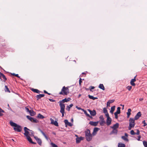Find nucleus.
<instances>
[{
	"instance_id": "nucleus-1",
	"label": "nucleus",
	"mask_w": 147,
	"mask_h": 147,
	"mask_svg": "<svg viewBox=\"0 0 147 147\" xmlns=\"http://www.w3.org/2000/svg\"><path fill=\"white\" fill-rule=\"evenodd\" d=\"M70 100V98H65L62 100H60L59 101V105L61 108L60 112L62 113V117H63L64 116V114L65 113L64 111L65 109V106L64 104H62L61 102H63V103H64L65 102H67L68 101H69Z\"/></svg>"
},
{
	"instance_id": "nucleus-2",
	"label": "nucleus",
	"mask_w": 147,
	"mask_h": 147,
	"mask_svg": "<svg viewBox=\"0 0 147 147\" xmlns=\"http://www.w3.org/2000/svg\"><path fill=\"white\" fill-rule=\"evenodd\" d=\"M9 123L11 126L13 127V129L15 131L20 132L22 130V127L20 125H17L11 121H10Z\"/></svg>"
},
{
	"instance_id": "nucleus-3",
	"label": "nucleus",
	"mask_w": 147,
	"mask_h": 147,
	"mask_svg": "<svg viewBox=\"0 0 147 147\" xmlns=\"http://www.w3.org/2000/svg\"><path fill=\"white\" fill-rule=\"evenodd\" d=\"M135 120L134 118H130L129 119V125L128 127V129L130 130L132 128H133L135 125Z\"/></svg>"
},
{
	"instance_id": "nucleus-4",
	"label": "nucleus",
	"mask_w": 147,
	"mask_h": 147,
	"mask_svg": "<svg viewBox=\"0 0 147 147\" xmlns=\"http://www.w3.org/2000/svg\"><path fill=\"white\" fill-rule=\"evenodd\" d=\"M62 91H63L65 95H67L69 93V89L65 86L63 87L62 89Z\"/></svg>"
},
{
	"instance_id": "nucleus-5",
	"label": "nucleus",
	"mask_w": 147,
	"mask_h": 147,
	"mask_svg": "<svg viewBox=\"0 0 147 147\" xmlns=\"http://www.w3.org/2000/svg\"><path fill=\"white\" fill-rule=\"evenodd\" d=\"M24 130L25 131L24 134L26 137H27V136H29V135H30V133L28 131H30V130L28 129L27 127H24Z\"/></svg>"
},
{
	"instance_id": "nucleus-6",
	"label": "nucleus",
	"mask_w": 147,
	"mask_h": 147,
	"mask_svg": "<svg viewBox=\"0 0 147 147\" xmlns=\"http://www.w3.org/2000/svg\"><path fill=\"white\" fill-rule=\"evenodd\" d=\"M141 112H139L135 116L134 119L135 120H137L141 116Z\"/></svg>"
},
{
	"instance_id": "nucleus-7",
	"label": "nucleus",
	"mask_w": 147,
	"mask_h": 147,
	"mask_svg": "<svg viewBox=\"0 0 147 147\" xmlns=\"http://www.w3.org/2000/svg\"><path fill=\"white\" fill-rule=\"evenodd\" d=\"M87 110L89 111L90 114L92 116H95L96 114V111L95 110H93L92 111H91L89 109H88Z\"/></svg>"
},
{
	"instance_id": "nucleus-8",
	"label": "nucleus",
	"mask_w": 147,
	"mask_h": 147,
	"mask_svg": "<svg viewBox=\"0 0 147 147\" xmlns=\"http://www.w3.org/2000/svg\"><path fill=\"white\" fill-rule=\"evenodd\" d=\"M27 139L28 140V141L30 143L32 144H36V143L35 142H33L31 138L29 136H28L27 137H26Z\"/></svg>"
},
{
	"instance_id": "nucleus-9",
	"label": "nucleus",
	"mask_w": 147,
	"mask_h": 147,
	"mask_svg": "<svg viewBox=\"0 0 147 147\" xmlns=\"http://www.w3.org/2000/svg\"><path fill=\"white\" fill-rule=\"evenodd\" d=\"M112 121L111 119L110 118H107L106 120V123L107 125H109L111 124V122Z\"/></svg>"
},
{
	"instance_id": "nucleus-10",
	"label": "nucleus",
	"mask_w": 147,
	"mask_h": 147,
	"mask_svg": "<svg viewBox=\"0 0 147 147\" xmlns=\"http://www.w3.org/2000/svg\"><path fill=\"white\" fill-rule=\"evenodd\" d=\"M86 139L87 141L89 142L90 141L92 138V136L91 134L86 136Z\"/></svg>"
},
{
	"instance_id": "nucleus-11",
	"label": "nucleus",
	"mask_w": 147,
	"mask_h": 147,
	"mask_svg": "<svg viewBox=\"0 0 147 147\" xmlns=\"http://www.w3.org/2000/svg\"><path fill=\"white\" fill-rule=\"evenodd\" d=\"M136 76L134 77V78L132 79L130 81V84L132 86H135V84L134 83V82L136 81Z\"/></svg>"
},
{
	"instance_id": "nucleus-12",
	"label": "nucleus",
	"mask_w": 147,
	"mask_h": 147,
	"mask_svg": "<svg viewBox=\"0 0 147 147\" xmlns=\"http://www.w3.org/2000/svg\"><path fill=\"white\" fill-rule=\"evenodd\" d=\"M98 123V121L93 122L92 121H90L89 122V124L92 125L96 126L97 125Z\"/></svg>"
},
{
	"instance_id": "nucleus-13",
	"label": "nucleus",
	"mask_w": 147,
	"mask_h": 147,
	"mask_svg": "<svg viewBox=\"0 0 147 147\" xmlns=\"http://www.w3.org/2000/svg\"><path fill=\"white\" fill-rule=\"evenodd\" d=\"M38 130L41 132L43 135L45 137L46 140H48L49 139V138L45 134V133L40 129H39Z\"/></svg>"
},
{
	"instance_id": "nucleus-14",
	"label": "nucleus",
	"mask_w": 147,
	"mask_h": 147,
	"mask_svg": "<svg viewBox=\"0 0 147 147\" xmlns=\"http://www.w3.org/2000/svg\"><path fill=\"white\" fill-rule=\"evenodd\" d=\"M45 95L44 94H39L37 95L36 97L37 98V99L38 100L39 99L41 98L42 97H43L45 96Z\"/></svg>"
},
{
	"instance_id": "nucleus-15",
	"label": "nucleus",
	"mask_w": 147,
	"mask_h": 147,
	"mask_svg": "<svg viewBox=\"0 0 147 147\" xmlns=\"http://www.w3.org/2000/svg\"><path fill=\"white\" fill-rule=\"evenodd\" d=\"M100 129L98 127H95L93 130V134L95 135L96 134V133L97 131H98Z\"/></svg>"
},
{
	"instance_id": "nucleus-16",
	"label": "nucleus",
	"mask_w": 147,
	"mask_h": 147,
	"mask_svg": "<svg viewBox=\"0 0 147 147\" xmlns=\"http://www.w3.org/2000/svg\"><path fill=\"white\" fill-rule=\"evenodd\" d=\"M119 126V124L118 123H116L114 124L113 126L111 127V128L113 129H116L118 128Z\"/></svg>"
},
{
	"instance_id": "nucleus-17",
	"label": "nucleus",
	"mask_w": 147,
	"mask_h": 147,
	"mask_svg": "<svg viewBox=\"0 0 147 147\" xmlns=\"http://www.w3.org/2000/svg\"><path fill=\"white\" fill-rule=\"evenodd\" d=\"M85 136L91 134L90 131L89 129H87L85 131Z\"/></svg>"
},
{
	"instance_id": "nucleus-18",
	"label": "nucleus",
	"mask_w": 147,
	"mask_h": 147,
	"mask_svg": "<svg viewBox=\"0 0 147 147\" xmlns=\"http://www.w3.org/2000/svg\"><path fill=\"white\" fill-rule=\"evenodd\" d=\"M73 106V104H71L69 105H67L66 107V110L68 111H70V109L71 107H72Z\"/></svg>"
},
{
	"instance_id": "nucleus-19",
	"label": "nucleus",
	"mask_w": 147,
	"mask_h": 147,
	"mask_svg": "<svg viewBox=\"0 0 147 147\" xmlns=\"http://www.w3.org/2000/svg\"><path fill=\"white\" fill-rule=\"evenodd\" d=\"M87 116V117H89L91 118H92V117L91 116H90L89 114H88L87 112V111L84 110V109L83 110V111H82Z\"/></svg>"
},
{
	"instance_id": "nucleus-20",
	"label": "nucleus",
	"mask_w": 147,
	"mask_h": 147,
	"mask_svg": "<svg viewBox=\"0 0 147 147\" xmlns=\"http://www.w3.org/2000/svg\"><path fill=\"white\" fill-rule=\"evenodd\" d=\"M32 90L34 92L38 94H40L41 92L40 91L37 89L32 88Z\"/></svg>"
},
{
	"instance_id": "nucleus-21",
	"label": "nucleus",
	"mask_w": 147,
	"mask_h": 147,
	"mask_svg": "<svg viewBox=\"0 0 147 147\" xmlns=\"http://www.w3.org/2000/svg\"><path fill=\"white\" fill-rule=\"evenodd\" d=\"M88 96L89 98L90 99H92L93 100L98 99V98L96 97H94L93 96L90 95H88Z\"/></svg>"
},
{
	"instance_id": "nucleus-22",
	"label": "nucleus",
	"mask_w": 147,
	"mask_h": 147,
	"mask_svg": "<svg viewBox=\"0 0 147 147\" xmlns=\"http://www.w3.org/2000/svg\"><path fill=\"white\" fill-rule=\"evenodd\" d=\"M29 112L31 116H34L35 114V112L33 110H30Z\"/></svg>"
},
{
	"instance_id": "nucleus-23",
	"label": "nucleus",
	"mask_w": 147,
	"mask_h": 147,
	"mask_svg": "<svg viewBox=\"0 0 147 147\" xmlns=\"http://www.w3.org/2000/svg\"><path fill=\"white\" fill-rule=\"evenodd\" d=\"M131 110L130 109H128V112L127 113V117L129 118V117L130 115H131Z\"/></svg>"
},
{
	"instance_id": "nucleus-24",
	"label": "nucleus",
	"mask_w": 147,
	"mask_h": 147,
	"mask_svg": "<svg viewBox=\"0 0 147 147\" xmlns=\"http://www.w3.org/2000/svg\"><path fill=\"white\" fill-rule=\"evenodd\" d=\"M98 87L103 90H105V87L102 84H100L99 86Z\"/></svg>"
},
{
	"instance_id": "nucleus-25",
	"label": "nucleus",
	"mask_w": 147,
	"mask_h": 147,
	"mask_svg": "<svg viewBox=\"0 0 147 147\" xmlns=\"http://www.w3.org/2000/svg\"><path fill=\"white\" fill-rule=\"evenodd\" d=\"M120 109L121 108L120 107H118L116 112H115L114 113H116L117 115L119 114L120 113Z\"/></svg>"
},
{
	"instance_id": "nucleus-26",
	"label": "nucleus",
	"mask_w": 147,
	"mask_h": 147,
	"mask_svg": "<svg viewBox=\"0 0 147 147\" xmlns=\"http://www.w3.org/2000/svg\"><path fill=\"white\" fill-rule=\"evenodd\" d=\"M115 106H113V107H111V110L110 111V112L111 113L113 114V112L115 110Z\"/></svg>"
},
{
	"instance_id": "nucleus-27",
	"label": "nucleus",
	"mask_w": 147,
	"mask_h": 147,
	"mask_svg": "<svg viewBox=\"0 0 147 147\" xmlns=\"http://www.w3.org/2000/svg\"><path fill=\"white\" fill-rule=\"evenodd\" d=\"M0 76L3 78L5 80H7V79L5 76L2 73H1V72H0Z\"/></svg>"
},
{
	"instance_id": "nucleus-28",
	"label": "nucleus",
	"mask_w": 147,
	"mask_h": 147,
	"mask_svg": "<svg viewBox=\"0 0 147 147\" xmlns=\"http://www.w3.org/2000/svg\"><path fill=\"white\" fill-rule=\"evenodd\" d=\"M105 123V121L104 120L100 121V124L101 126H103Z\"/></svg>"
},
{
	"instance_id": "nucleus-29",
	"label": "nucleus",
	"mask_w": 147,
	"mask_h": 147,
	"mask_svg": "<svg viewBox=\"0 0 147 147\" xmlns=\"http://www.w3.org/2000/svg\"><path fill=\"white\" fill-rule=\"evenodd\" d=\"M118 146V147H125V145L124 144L119 143Z\"/></svg>"
},
{
	"instance_id": "nucleus-30",
	"label": "nucleus",
	"mask_w": 147,
	"mask_h": 147,
	"mask_svg": "<svg viewBox=\"0 0 147 147\" xmlns=\"http://www.w3.org/2000/svg\"><path fill=\"white\" fill-rule=\"evenodd\" d=\"M35 123H38V121L36 119V118H33V119L31 121Z\"/></svg>"
},
{
	"instance_id": "nucleus-31",
	"label": "nucleus",
	"mask_w": 147,
	"mask_h": 147,
	"mask_svg": "<svg viewBox=\"0 0 147 147\" xmlns=\"http://www.w3.org/2000/svg\"><path fill=\"white\" fill-rule=\"evenodd\" d=\"M117 130L116 129H113V130L111 132V134H117Z\"/></svg>"
},
{
	"instance_id": "nucleus-32",
	"label": "nucleus",
	"mask_w": 147,
	"mask_h": 147,
	"mask_svg": "<svg viewBox=\"0 0 147 147\" xmlns=\"http://www.w3.org/2000/svg\"><path fill=\"white\" fill-rule=\"evenodd\" d=\"M122 138L124 141L128 142L129 140L125 136H122L121 137Z\"/></svg>"
},
{
	"instance_id": "nucleus-33",
	"label": "nucleus",
	"mask_w": 147,
	"mask_h": 147,
	"mask_svg": "<svg viewBox=\"0 0 147 147\" xmlns=\"http://www.w3.org/2000/svg\"><path fill=\"white\" fill-rule=\"evenodd\" d=\"M37 117L38 118L41 119H43L44 118V117L40 114H39Z\"/></svg>"
},
{
	"instance_id": "nucleus-34",
	"label": "nucleus",
	"mask_w": 147,
	"mask_h": 147,
	"mask_svg": "<svg viewBox=\"0 0 147 147\" xmlns=\"http://www.w3.org/2000/svg\"><path fill=\"white\" fill-rule=\"evenodd\" d=\"M37 142L38 144L40 146L42 145V141L39 138L37 140Z\"/></svg>"
},
{
	"instance_id": "nucleus-35",
	"label": "nucleus",
	"mask_w": 147,
	"mask_h": 147,
	"mask_svg": "<svg viewBox=\"0 0 147 147\" xmlns=\"http://www.w3.org/2000/svg\"><path fill=\"white\" fill-rule=\"evenodd\" d=\"M4 112V111L0 107V116H3V114L2 113Z\"/></svg>"
},
{
	"instance_id": "nucleus-36",
	"label": "nucleus",
	"mask_w": 147,
	"mask_h": 147,
	"mask_svg": "<svg viewBox=\"0 0 147 147\" xmlns=\"http://www.w3.org/2000/svg\"><path fill=\"white\" fill-rule=\"evenodd\" d=\"M5 90L6 92H10L9 88L6 86H5Z\"/></svg>"
},
{
	"instance_id": "nucleus-37",
	"label": "nucleus",
	"mask_w": 147,
	"mask_h": 147,
	"mask_svg": "<svg viewBox=\"0 0 147 147\" xmlns=\"http://www.w3.org/2000/svg\"><path fill=\"white\" fill-rule=\"evenodd\" d=\"M26 117L28 119H29L31 121H32L33 117H31L29 115H27Z\"/></svg>"
},
{
	"instance_id": "nucleus-38",
	"label": "nucleus",
	"mask_w": 147,
	"mask_h": 147,
	"mask_svg": "<svg viewBox=\"0 0 147 147\" xmlns=\"http://www.w3.org/2000/svg\"><path fill=\"white\" fill-rule=\"evenodd\" d=\"M26 117L28 119H29L31 121H32L33 117H31L29 115H27Z\"/></svg>"
},
{
	"instance_id": "nucleus-39",
	"label": "nucleus",
	"mask_w": 147,
	"mask_h": 147,
	"mask_svg": "<svg viewBox=\"0 0 147 147\" xmlns=\"http://www.w3.org/2000/svg\"><path fill=\"white\" fill-rule=\"evenodd\" d=\"M76 143H79L81 141V140L79 138H77L76 139Z\"/></svg>"
},
{
	"instance_id": "nucleus-40",
	"label": "nucleus",
	"mask_w": 147,
	"mask_h": 147,
	"mask_svg": "<svg viewBox=\"0 0 147 147\" xmlns=\"http://www.w3.org/2000/svg\"><path fill=\"white\" fill-rule=\"evenodd\" d=\"M143 145L145 147H147V142L144 141L143 142Z\"/></svg>"
},
{
	"instance_id": "nucleus-41",
	"label": "nucleus",
	"mask_w": 147,
	"mask_h": 147,
	"mask_svg": "<svg viewBox=\"0 0 147 147\" xmlns=\"http://www.w3.org/2000/svg\"><path fill=\"white\" fill-rule=\"evenodd\" d=\"M53 124H54L56 126H58V123L56 121H55Z\"/></svg>"
},
{
	"instance_id": "nucleus-42",
	"label": "nucleus",
	"mask_w": 147,
	"mask_h": 147,
	"mask_svg": "<svg viewBox=\"0 0 147 147\" xmlns=\"http://www.w3.org/2000/svg\"><path fill=\"white\" fill-rule=\"evenodd\" d=\"M103 111L104 113L106 114L108 113V111L107 110V109L106 108H104L103 109Z\"/></svg>"
},
{
	"instance_id": "nucleus-43",
	"label": "nucleus",
	"mask_w": 147,
	"mask_h": 147,
	"mask_svg": "<svg viewBox=\"0 0 147 147\" xmlns=\"http://www.w3.org/2000/svg\"><path fill=\"white\" fill-rule=\"evenodd\" d=\"M127 88L129 91L132 88V86H128L126 87Z\"/></svg>"
},
{
	"instance_id": "nucleus-44",
	"label": "nucleus",
	"mask_w": 147,
	"mask_h": 147,
	"mask_svg": "<svg viewBox=\"0 0 147 147\" xmlns=\"http://www.w3.org/2000/svg\"><path fill=\"white\" fill-rule=\"evenodd\" d=\"M130 134L132 135H134L136 134V133L134 132L133 130H132L130 131Z\"/></svg>"
},
{
	"instance_id": "nucleus-45",
	"label": "nucleus",
	"mask_w": 147,
	"mask_h": 147,
	"mask_svg": "<svg viewBox=\"0 0 147 147\" xmlns=\"http://www.w3.org/2000/svg\"><path fill=\"white\" fill-rule=\"evenodd\" d=\"M99 119L100 120V121L104 120V118L102 115H100L99 117Z\"/></svg>"
},
{
	"instance_id": "nucleus-46",
	"label": "nucleus",
	"mask_w": 147,
	"mask_h": 147,
	"mask_svg": "<svg viewBox=\"0 0 147 147\" xmlns=\"http://www.w3.org/2000/svg\"><path fill=\"white\" fill-rule=\"evenodd\" d=\"M51 144L53 147H57V146L53 143H51Z\"/></svg>"
},
{
	"instance_id": "nucleus-47",
	"label": "nucleus",
	"mask_w": 147,
	"mask_h": 147,
	"mask_svg": "<svg viewBox=\"0 0 147 147\" xmlns=\"http://www.w3.org/2000/svg\"><path fill=\"white\" fill-rule=\"evenodd\" d=\"M142 123L144 124L143 126L144 127L146 126L147 125V123L145 122V120L143 121Z\"/></svg>"
},
{
	"instance_id": "nucleus-48",
	"label": "nucleus",
	"mask_w": 147,
	"mask_h": 147,
	"mask_svg": "<svg viewBox=\"0 0 147 147\" xmlns=\"http://www.w3.org/2000/svg\"><path fill=\"white\" fill-rule=\"evenodd\" d=\"M64 122L65 124L66 125H67V124L69 122L67 119H65L64 121Z\"/></svg>"
},
{
	"instance_id": "nucleus-49",
	"label": "nucleus",
	"mask_w": 147,
	"mask_h": 147,
	"mask_svg": "<svg viewBox=\"0 0 147 147\" xmlns=\"http://www.w3.org/2000/svg\"><path fill=\"white\" fill-rule=\"evenodd\" d=\"M50 120L51 121V123L53 124L54 122V120L51 118H50Z\"/></svg>"
},
{
	"instance_id": "nucleus-50",
	"label": "nucleus",
	"mask_w": 147,
	"mask_h": 147,
	"mask_svg": "<svg viewBox=\"0 0 147 147\" xmlns=\"http://www.w3.org/2000/svg\"><path fill=\"white\" fill-rule=\"evenodd\" d=\"M12 75L13 76H16V77H17L18 78H20V77L19 76L18 74H15L14 73H13V74H12Z\"/></svg>"
},
{
	"instance_id": "nucleus-51",
	"label": "nucleus",
	"mask_w": 147,
	"mask_h": 147,
	"mask_svg": "<svg viewBox=\"0 0 147 147\" xmlns=\"http://www.w3.org/2000/svg\"><path fill=\"white\" fill-rule=\"evenodd\" d=\"M76 108L78 110H82V111H83V110L84 109H82L80 107H78L77 106H76Z\"/></svg>"
},
{
	"instance_id": "nucleus-52",
	"label": "nucleus",
	"mask_w": 147,
	"mask_h": 147,
	"mask_svg": "<svg viewBox=\"0 0 147 147\" xmlns=\"http://www.w3.org/2000/svg\"><path fill=\"white\" fill-rule=\"evenodd\" d=\"M105 115L107 117V118H110V117H109V114L108 113L105 114Z\"/></svg>"
},
{
	"instance_id": "nucleus-53",
	"label": "nucleus",
	"mask_w": 147,
	"mask_h": 147,
	"mask_svg": "<svg viewBox=\"0 0 147 147\" xmlns=\"http://www.w3.org/2000/svg\"><path fill=\"white\" fill-rule=\"evenodd\" d=\"M90 90L91 91H92V90L94 88V86H90Z\"/></svg>"
},
{
	"instance_id": "nucleus-54",
	"label": "nucleus",
	"mask_w": 147,
	"mask_h": 147,
	"mask_svg": "<svg viewBox=\"0 0 147 147\" xmlns=\"http://www.w3.org/2000/svg\"><path fill=\"white\" fill-rule=\"evenodd\" d=\"M108 101L111 104V103H113L114 101V100H109Z\"/></svg>"
},
{
	"instance_id": "nucleus-55",
	"label": "nucleus",
	"mask_w": 147,
	"mask_h": 147,
	"mask_svg": "<svg viewBox=\"0 0 147 147\" xmlns=\"http://www.w3.org/2000/svg\"><path fill=\"white\" fill-rule=\"evenodd\" d=\"M49 100L51 102H54L55 101V100H53V99H51V98H49Z\"/></svg>"
},
{
	"instance_id": "nucleus-56",
	"label": "nucleus",
	"mask_w": 147,
	"mask_h": 147,
	"mask_svg": "<svg viewBox=\"0 0 147 147\" xmlns=\"http://www.w3.org/2000/svg\"><path fill=\"white\" fill-rule=\"evenodd\" d=\"M67 125H68L69 126H71L72 125V124L71 123L69 122Z\"/></svg>"
},
{
	"instance_id": "nucleus-57",
	"label": "nucleus",
	"mask_w": 147,
	"mask_h": 147,
	"mask_svg": "<svg viewBox=\"0 0 147 147\" xmlns=\"http://www.w3.org/2000/svg\"><path fill=\"white\" fill-rule=\"evenodd\" d=\"M114 115H115V118L117 119L118 118V115L116 114V113H114Z\"/></svg>"
},
{
	"instance_id": "nucleus-58",
	"label": "nucleus",
	"mask_w": 147,
	"mask_h": 147,
	"mask_svg": "<svg viewBox=\"0 0 147 147\" xmlns=\"http://www.w3.org/2000/svg\"><path fill=\"white\" fill-rule=\"evenodd\" d=\"M136 134L137 135H139L140 134V131L139 130L137 129V132L136 133Z\"/></svg>"
},
{
	"instance_id": "nucleus-59",
	"label": "nucleus",
	"mask_w": 147,
	"mask_h": 147,
	"mask_svg": "<svg viewBox=\"0 0 147 147\" xmlns=\"http://www.w3.org/2000/svg\"><path fill=\"white\" fill-rule=\"evenodd\" d=\"M82 82V79L81 78H80L79 80V84L80 85H81V83Z\"/></svg>"
},
{
	"instance_id": "nucleus-60",
	"label": "nucleus",
	"mask_w": 147,
	"mask_h": 147,
	"mask_svg": "<svg viewBox=\"0 0 147 147\" xmlns=\"http://www.w3.org/2000/svg\"><path fill=\"white\" fill-rule=\"evenodd\" d=\"M25 109L27 112H29L30 110H29V109H28L27 107H25Z\"/></svg>"
},
{
	"instance_id": "nucleus-61",
	"label": "nucleus",
	"mask_w": 147,
	"mask_h": 147,
	"mask_svg": "<svg viewBox=\"0 0 147 147\" xmlns=\"http://www.w3.org/2000/svg\"><path fill=\"white\" fill-rule=\"evenodd\" d=\"M138 138L137 139L138 141H140V139L141 138V137L140 136H138Z\"/></svg>"
},
{
	"instance_id": "nucleus-62",
	"label": "nucleus",
	"mask_w": 147,
	"mask_h": 147,
	"mask_svg": "<svg viewBox=\"0 0 147 147\" xmlns=\"http://www.w3.org/2000/svg\"><path fill=\"white\" fill-rule=\"evenodd\" d=\"M110 103L109 102V101L107 102V107H109Z\"/></svg>"
},
{
	"instance_id": "nucleus-63",
	"label": "nucleus",
	"mask_w": 147,
	"mask_h": 147,
	"mask_svg": "<svg viewBox=\"0 0 147 147\" xmlns=\"http://www.w3.org/2000/svg\"><path fill=\"white\" fill-rule=\"evenodd\" d=\"M59 94H62V95H65L64 94L63 92V91H62V90H61V91L60 92H59Z\"/></svg>"
},
{
	"instance_id": "nucleus-64",
	"label": "nucleus",
	"mask_w": 147,
	"mask_h": 147,
	"mask_svg": "<svg viewBox=\"0 0 147 147\" xmlns=\"http://www.w3.org/2000/svg\"><path fill=\"white\" fill-rule=\"evenodd\" d=\"M34 138L36 140V141L37 140H38V139H39V138H38V137L37 136H34Z\"/></svg>"
}]
</instances>
